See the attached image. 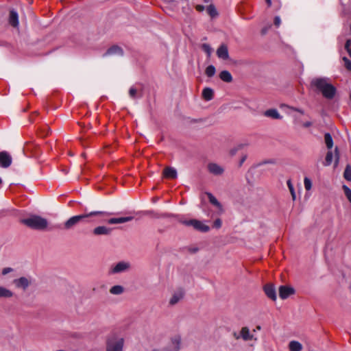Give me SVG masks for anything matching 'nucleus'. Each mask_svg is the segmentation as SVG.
<instances>
[{
	"label": "nucleus",
	"mask_w": 351,
	"mask_h": 351,
	"mask_svg": "<svg viewBox=\"0 0 351 351\" xmlns=\"http://www.w3.org/2000/svg\"><path fill=\"white\" fill-rule=\"evenodd\" d=\"M328 80L326 77L315 78L312 80L311 85L315 90L320 92L325 98L331 99L335 95L336 88Z\"/></svg>",
	"instance_id": "nucleus-1"
},
{
	"label": "nucleus",
	"mask_w": 351,
	"mask_h": 351,
	"mask_svg": "<svg viewBox=\"0 0 351 351\" xmlns=\"http://www.w3.org/2000/svg\"><path fill=\"white\" fill-rule=\"evenodd\" d=\"M21 222L26 226L37 230H44L48 226V221L46 219L36 215L21 219Z\"/></svg>",
	"instance_id": "nucleus-2"
},
{
	"label": "nucleus",
	"mask_w": 351,
	"mask_h": 351,
	"mask_svg": "<svg viewBox=\"0 0 351 351\" xmlns=\"http://www.w3.org/2000/svg\"><path fill=\"white\" fill-rule=\"evenodd\" d=\"M110 213L104 211H93L89 213L75 215L70 217L67 221H65L64 224V228L66 230H70L73 228L75 225H77L82 220L92 216L95 215H109Z\"/></svg>",
	"instance_id": "nucleus-3"
},
{
	"label": "nucleus",
	"mask_w": 351,
	"mask_h": 351,
	"mask_svg": "<svg viewBox=\"0 0 351 351\" xmlns=\"http://www.w3.org/2000/svg\"><path fill=\"white\" fill-rule=\"evenodd\" d=\"M125 340L122 337L112 335L106 342V351H123Z\"/></svg>",
	"instance_id": "nucleus-4"
},
{
	"label": "nucleus",
	"mask_w": 351,
	"mask_h": 351,
	"mask_svg": "<svg viewBox=\"0 0 351 351\" xmlns=\"http://www.w3.org/2000/svg\"><path fill=\"white\" fill-rule=\"evenodd\" d=\"M180 222L186 226H192L195 230L202 232H207L210 230L208 226L197 219L180 220Z\"/></svg>",
	"instance_id": "nucleus-5"
},
{
	"label": "nucleus",
	"mask_w": 351,
	"mask_h": 351,
	"mask_svg": "<svg viewBox=\"0 0 351 351\" xmlns=\"http://www.w3.org/2000/svg\"><path fill=\"white\" fill-rule=\"evenodd\" d=\"M33 280L32 277L22 276L13 280L16 288L25 291L32 284Z\"/></svg>",
	"instance_id": "nucleus-6"
},
{
	"label": "nucleus",
	"mask_w": 351,
	"mask_h": 351,
	"mask_svg": "<svg viewBox=\"0 0 351 351\" xmlns=\"http://www.w3.org/2000/svg\"><path fill=\"white\" fill-rule=\"evenodd\" d=\"M131 265L129 262L120 261L116 265L111 267L109 273L110 274H116L125 272L130 269Z\"/></svg>",
	"instance_id": "nucleus-7"
},
{
	"label": "nucleus",
	"mask_w": 351,
	"mask_h": 351,
	"mask_svg": "<svg viewBox=\"0 0 351 351\" xmlns=\"http://www.w3.org/2000/svg\"><path fill=\"white\" fill-rule=\"evenodd\" d=\"M12 157L7 152H0V167L2 168H8L12 164Z\"/></svg>",
	"instance_id": "nucleus-8"
},
{
	"label": "nucleus",
	"mask_w": 351,
	"mask_h": 351,
	"mask_svg": "<svg viewBox=\"0 0 351 351\" xmlns=\"http://www.w3.org/2000/svg\"><path fill=\"white\" fill-rule=\"evenodd\" d=\"M239 337H241V339H242L244 341H248L251 340L256 341L257 338L254 337L253 334L251 333L250 329L247 326L242 327L240 332H239Z\"/></svg>",
	"instance_id": "nucleus-9"
},
{
	"label": "nucleus",
	"mask_w": 351,
	"mask_h": 351,
	"mask_svg": "<svg viewBox=\"0 0 351 351\" xmlns=\"http://www.w3.org/2000/svg\"><path fill=\"white\" fill-rule=\"evenodd\" d=\"M184 295V291L182 289L175 291L169 300V304L171 306H174L178 304Z\"/></svg>",
	"instance_id": "nucleus-10"
},
{
	"label": "nucleus",
	"mask_w": 351,
	"mask_h": 351,
	"mask_svg": "<svg viewBox=\"0 0 351 351\" xmlns=\"http://www.w3.org/2000/svg\"><path fill=\"white\" fill-rule=\"evenodd\" d=\"M181 346V337L176 335L171 339L169 345L167 347L169 351H179Z\"/></svg>",
	"instance_id": "nucleus-11"
},
{
	"label": "nucleus",
	"mask_w": 351,
	"mask_h": 351,
	"mask_svg": "<svg viewBox=\"0 0 351 351\" xmlns=\"http://www.w3.org/2000/svg\"><path fill=\"white\" fill-rule=\"evenodd\" d=\"M295 293L293 287L282 285L279 287V296L281 299L285 300Z\"/></svg>",
	"instance_id": "nucleus-12"
},
{
	"label": "nucleus",
	"mask_w": 351,
	"mask_h": 351,
	"mask_svg": "<svg viewBox=\"0 0 351 351\" xmlns=\"http://www.w3.org/2000/svg\"><path fill=\"white\" fill-rule=\"evenodd\" d=\"M208 171L215 175L220 176L224 172V169L217 163L211 162L208 165Z\"/></svg>",
	"instance_id": "nucleus-13"
},
{
	"label": "nucleus",
	"mask_w": 351,
	"mask_h": 351,
	"mask_svg": "<svg viewBox=\"0 0 351 351\" xmlns=\"http://www.w3.org/2000/svg\"><path fill=\"white\" fill-rule=\"evenodd\" d=\"M264 291L266 295L272 300L273 301H276L277 296L275 287L271 284H267L264 287Z\"/></svg>",
	"instance_id": "nucleus-14"
},
{
	"label": "nucleus",
	"mask_w": 351,
	"mask_h": 351,
	"mask_svg": "<svg viewBox=\"0 0 351 351\" xmlns=\"http://www.w3.org/2000/svg\"><path fill=\"white\" fill-rule=\"evenodd\" d=\"M217 56L219 58L226 60L229 59L228 49L226 45H221L217 50Z\"/></svg>",
	"instance_id": "nucleus-15"
},
{
	"label": "nucleus",
	"mask_w": 351,
	"mask_h": 351,
	"mask_svg": "<svg viewBox=\"0 0 351 351\" xmlns=\"http://www.w3.org/2000/svg\"><path fill=\"white\" fill-rule=\"evenodd\" d=\"M112 55H117L122 56L123 55V49L119 47V46L114 45L111 47H110L106 52L104 53V56H112Z\"/></svg>",
	"instance_id": "nucleus-16"
},
{
	"label": "nucleus",
	"mask_w": 351,
	"mask_h": 351,
	"mask_svg": "<svg viewBox=\"0 0 351 351\" xmlns=\"http://www.w3.org/2000/svg\"><path fill=\"white\" fill-rule=\"evenodd\" d=\"M206 194L209 199V202L218 208V213L221 214L223 212V208L221 203L212 193H207Z\"/></svg>",
	"instance_id": "nucleus-17"
},
{
	"label": "nucleus",
	"mask_w": 351,
	"mask_h": 351,
	"mask_svg": "<svg viewBox=\"0 0 351 351\" xmlns=\"http://www.w3.org/2000/svg\"><path fill=\"white\" fill-rule=\"evenodd\" d=\"M9 23L14 27L19 26V14L14 10H11L10 12Z\"/></svg>",
	"instance_id": "nucleus-18"
},
{
	"label": "nucleus",
	"mask_w": 351,
	"mask_h": 351,
	"mask_svg": "<svg viewBox=\"0 0 351 351\" xmlns=\"http://www.w3.org/2000/svg\"><path fill=\"white\" fill-rule=\"evenodd\" d=\"M111 231L112 228L101 226L94 228L93 232L95 235H109Z\"/></svg>",
	"instance_id": "nucleus-19"
},
{
	"label": "nucleus",
	"mask_w": 351,
	"mask_h": 351,
	"mask_svg": "<svg viewBox=\"0 0 351 351\" xmlns=\"http://www.w3.org/2000/svg\"><path fill=\"white\" fill-rule=\"evenodd\" d=\"M14 292L8 288L0 285V298L9 299L14 296Z\"/></svg>",
	"instance_id": "nucleus-20"
},
{
	"label": "nucleus",
	"mask_w": 351,
	"mask_h": 351,
	"mask_svg": "<svg viewBox=\"0 0 351 351\" xmlns=\"http://www.w3.org/2000/svg\"><path fill=\"white\" fill-rule=\"evenodd\" d=\"M133 219H134V217H131V216L118 217V218H111L108 221V222L110 224L123 223L130 221Z\"/></svg>",
	"instance_id": "nucleus-21"
},
{
	"label": "nucleus",
	"mask_w": 351,
	"mask_h": 351,
	"mask_svg": "<svg viewBox=\"0 0 351 351\" xmlns=\"http://www.w3.org/2000/svg\"><path fill=\"white\" fill-rule=\"evenodd\" d=\"M163 175L165 177L171 179H175L177 178V171L173 167H167L163 171Z\"/></svg>",
	"instance_id": "nucleus-22"
},
{
	"label": "nucleus",
	"mask_w": 351,
	"mask_h": 351,
	"mask_svg": "<svg viewBox=\"0 0 351 351\" xmlns=\"http://www.w3.org/2000/svg\"><path fill=\"white\" fill-rule=\"evenodd\" d=\"M264 114L267 117H271L275 119H281L282 118V116H281L278 111L275 108L266 110L264 112Z\"/></svg>",
	"instance_id": "nucleus-23"
},
{
	"label": "nucleus",
	"mask_w": 351,
	"mask_h": 351,
	"mask_svg": "<svg viewBox=\"0 0 351 351\" xmlns=\"http://www.w3.org/2000/svg\"><path fill=\"white\" fill-rule=\"evenodd\" d=\"M288 348L290 351H302L303 349L302 343L295 340L289 342Z\"/></svg>",
	"instance_id": "nucleus-24"
},
{
	"label": "nucleus",
	"mask_w": 351,
	"mask_h": 351,
	"mask_svg": "<svg viewBox=\"0 0 351 351\" xmlns=\"http://www.w3.org/2000/svg\"><path fill=\"white\" fill-rule=\"evenodd\" d=\"M214 92L210 88H205L202 91V97L206 101H210L213 98Z\"/></svg>",
	"instance_id": "nucleus-25"
},
{
	"label": "nucleus",
	"mask_w": 351,
	"mask_h": 351,
	"mask_svg": "<svg viewBox=\"0 0 351 351\" xmlns=\"http://www.w3.org/2000/svg\"><path fill=\"white\" fill-rule=\"evenodd\" d=\"M220 79L226 82H231L232 81V77L231 73L228 71H223L219 74Z\"/></svg>",
	"instance_id": "nucleus-26"
},
{
	"label": "nucleus",
	"mask_w": 351,
	"mask_h": 351,
	"mask_svg": "<svg viewBox=\"0 0 351 351\" xmlns=\"http://www.w3.org/2000/svg\"><path fill=\"white\" fill-rule=\"evenodd\" d=\"M123 291L124 288L121 285H114L110 289V293L112 295H121Z\"/></svg>",
	"instance_id": "nucleus-27"
},
{
	"label": "nucleus",
	"mask_w": 351,
	"mask_h": 351,
	"mask_svg": "<svg viewBox=\"0 0 351 351\" xmlns=\"http://www.w3.org/2000/svg\"><path fill=\"white\" fill-rule=\"evenodd\" d=\"M324 141L328 149H330L333 147V140L330 133H326L324 134Z\"/></svg>",
	"instance_id": "nucleus-28"
},
{
	"label": "nucleus",
	"mask_w": 351,
	"mask_h": 351,
	"mask_svg": "<svg viewBox=\"0 0 351 351\" xmlns=\"http://www.w3.org/2000/svg\"><path fill=\"white\" fill-rule=\"evenodd\" d=\"M333 159V153L332 151H328L326 154L325 160L323 165L326 167L330 166L332 164Z\"/></svg>",
	"instance_id": "nucleus-29"
},
{
	"label": "nucleus",
	"mask_w": 351,
	"mask_h": 351,
	"mask_svg": "<svg viewBox=\"0 0 351 351\" xmlns=\"http://www.w3.org/2000/svg\"><path fill=\"white\" fill-rule=\"evenodd\" d=\"M287 186L289 189V191L291 193V197H292V199L293 200H295L296 199V194H295V189H294V187H293V185L291 182V180H288L287 182Z\"/></svg>",
	"instance_id": "nucleus-30"
},
{
	"label": "nucleus",
	"mask_w": 351,
	"mask_h": 351,
	"mask_svg": "<svg viewBox=\"0 0 351 351\" xmlns=\"http://www.w3.org/2000/svg\"><path fill=\"white\" fill-rule=\"evenodd\" d=\"M215 72H216V69L213 65H209L208 66H207V68L206 69V71H205L206 75L209 77L214 76L215 74Z\"/></svg>",
	"instance_id": "nucleus-31"
},
{
	"label": "nucleus",
	"mask_w": 351,
	"mask_h": 351,
	"mask_svg": "<svg viewBox=\"0 0 351 351\" xmlns=\"http://www.w3.org/2000/svg\"><path fill=\"white\" fill-rule=\"evenodd\" d=\"M344 178L348 181H351V166L347 165L343 173Z\"/></svg>",
	"instance_id": "nucleus-32"
},
{
	"label": "nucleus",
	"mask_w": 351,
	"mask_h": 351,
	"mask_svg": "<svg viewBox=\"0 0 351 351\" xmlns=\"http://www.w3.org/2000/svg\"><path fill=\"white\" fill-rule=\"evenodd\" d=\"M207 12L212 17L216 16L218 14L215 7L213 5H210L208 6Z\"/></svg>",
	"instance_id": "nucleus-33"
},
{
	"label": "nucleus",
	"mask_w": 351,
	"mask_h": 351,
	"mask_svg": "<svg viewBox=\"0 0 351 351\" xmlns=\"http://www.w3.org/2000/svg\"><path fill=\"white\" fill-rule=\"evenodd\" d=\"M243 144H239L230 150V154L234 156L239 151L241 150L244 147Z\"/></svg>",
	"instance_id": "nucleus-34"
},
{
	"label": "nucleus",
	"mask_w": 351,
	"mask_h": 351,
	"mask_svg": "<svg viewBox=\"0 0 351 351\" xmlns=\"http://www.w3.org/2000/svg\"><path fill=\"white\" fill-rule=\"evenodd\" d=\"M345 195L351 204V189L346 185L342 186Z\"/></svg>",
	"instance_id": "nucleus-35"
},
{
	"label": "nucleus",
	"mask_w": 351,
	"mask_h": 351,
	"mask_svg": "<svg viewBox=\"0 0 351 351\" xmlns=\"http://www.w3.org/2000/svg\"><path fill=\"white\" fill-rule=\"evenodd\" d=\"M304 188L306 191H310L312 188L311 180L308 178L305 177L304 179Z\"/></svg>",
	"instance_id": "nucleus-36"
},
{
	"label": "nucleus",
	"mask_w": 351,
	"mask_h": 351,
	"mask_svg": "<svg viewBox=\"0 0 351 351\" xmlns=\"http://www.w3.org/2000/svg\"><path fill=\"white\" fill-rule=\"evenodd\" d=\"M202 49L204 50V51H205L207 53L208 56H210L211 52H212V49L208 44H206V43L202 44Z\"/></svg>",
	"instance_id": "nucleus-37"
},
{
	"label": "nucleus",
	"mask_w": 351,
	"mask_h": 351,
	"mask_svg": "<svg viewBox=\"0 0 351 351\" xmlns=\"http://www.w3.org/2000/svg\"><path fill=\"white\" fill-rule=\"evenodd\" d=\"M345 67L351 71V61L347 57H343L342 58Z\"/></svg>",
	"instance_id": "nucleus-38"
},
{
	"label": "nucleus",
	"mask_w": 351,
	"mask_h": 351,
	"mask_svg": "<svg viewBox=\"0 0 351 351\" xmlns=\"http://www.w3.org/2000/svg\"><path fill=\"white\" fill-rule=\"evenodd\" d=\"M335 166H337V165L339 164V149L337 147H335Z\"/></svg>",
	"instance_id": "nucleus-39"
},
{
	"label": "nucleus",
	"mask_w": 351,
	"mask_h": 351,
	"mask_svg": "<svg viewBox=\"0 0 351 351\" xmlns=\"http://www.w3.org/2000/svg\"><path fill=\"white\" fill-rule=\"evenodd\" d=\"M351 40L348 39L346 40L345 44V49L348 51L350 57L351 58Z\"/></svg>",
	"instance_id": "nucleus-40"
},
{
	"label": "nucleus",
	"mask_w": 351,
	"mask_h": 351,
	"mask_svg": "<svg viewBox=\"0 0 351 351\" xmlns=\"http://www.w3.org/2000/svg\"><path fill=\"white\" fill-rule=\"evenodd\" d=\"M222 222L219 218L216 219L213 222V228L219 229L221 227Z\"/></svg>",
	"instance_id": "nucleus-41"
},
{
	"label": "nucleus",
	"mask_w": 351,
	"mask_h": 351,
	"mask_svg": "<svg viewBox=\"0 0 351 351\" xmlns=\"http://www.w3.org/2000/svg\"><path fill=\"white\" fill-rule=\"evenodd\" d=\"M137 90L135 88L131 87L129 90L130 97L132 99H135L136 96Z\"/></svg>",
	"instance_id": "nucleus-42"
},
{
	"label": "nucleus",
	"mask_w": 351,
	"mask_h": 351,
	"mask_svg": "<svg viewBox=\"0 0 351 351\" xmlns=\"http://www.w3.org/2000/svg\"><path fill=\"white\" fill-rule=\"evenodd\" d=\"M13 271V269L11 267H5L2 269L1 274L3 276H5L8 274L12 272Z\"/></svg>",
	"instance_id": "nucleus-43"
},
{
	"label": "nucleus",
	"mask_w": 351,
	"mask_h": 351,
	"mask_svg": "<svg viewBox=\"0 0 351 351\" xmlns=\"http://www.w3.org/2000/svg\"><path fill=\"white\" fill-rule=\"evenodd\" d=\"M281 23V19L280 18V16H276L275 18H274V25L276 26V27H279Z\"/></svg>",
	"instance_id": "nucleus-44"
},
{
	"label": "nucleus",
	"mask_w": 351,
	"mask_h": 351,
	"mask_svg": "<svg viewBox=\"0 0 351 351\" xmlns=\"http://www.w3.org/2000/svg\"><path fill=\"white\" fill-rule=\"evenodd\" d=\"M247 155L246 154H243L239 162V166L241 167L242 166V165L243 164V162L245 161V160L247 159Z\"/></svg>",
	"instance_id": "nucleus-45"
},
{
	"label": "nucleus",
	"mask_w": 351,
	"mask_h": 351,
	"mask_svg": "<svg viewBox=\"0 0 351 351\" xmlns=\"http://www.w3.org/2000/svg\"><path fill=\"white\" fill-rule=\"evenodd\" d=\"M312 125V122L311 121H306V122H304L302 123V126L304 128H308L310 126Z\"/></svg>",
	"instance_id": "nucleus-46"
},
{
	"label": "nucleus",
	"mask_w": 351,
	"mask_h": 351,
	"mask_svg": "<svg viewBox=\"0 0 351 351\" xmlns=\"http://www.w3.org/2000/svg\"><path fill=\"white\" fill-rule=\"evenodd\" d=\"M152 351H169L168 348L167 347H164L162 348H156L154 349Z\"/></svg>",
	"instance_id": "nucleus-47"
},
{
	"label": "nucleus",
	"mask_w": 351,
	"mask_h": 351,
	"mask_svg": "<svg viewBox=\"0 0 351 351\" xmlns=\"http://www.w3.org/2000/svg\"><path fill=\"white\" fill-rule=\"evenodd\" d=\"M293 110L300 112L303 114L304 113V110L300 108H293Z\"/></svg>",
	"instance_id": "nucleus-48"
},
{
	"label": "nucleus",
	"mask_w": 351,
	"mask_h": 351,
	"mask_svg": "<svg viewBox=\"0 0 351 351\" xmlns=\"http://www.w3.org/2000/svg\"><path fill=\"white\" fill-rule=\"evenodd\" d=\"M233 337L236 339H239L241 338V337H239V334H237V332L233 333Z\"/></svg>",
	"instance_id": "nucleus-49"
},
{
	"label": "nucleus",
	"mask_w": 351,
	"mask_h": 351,
	"mask_svg": "<svg viewBox=\"0 0 351 351\" xmlns=\"http://www.w3.org/2000/svg\"><path fill=\"white\" fill-rule=\"evenodd\" d=\"M268 163H274V161H272V160H267V161L263 162L261 164H268Z\"/></svg>",
	"instance_id": "nucleus-50"
},
{
	"label": "nucleus",
	"mask_w": 351,
	"mask_h": 351,
	"mask_svg": "<svg viewBox=\"0 0 351 351\" xmlns=\"http://www.w3.org/2000/svg\"><path fill=\"white\" fill-rule=\"evenodd\" d=\"M261 329V326H257L256 329L253 330V332H256V330H260Z\"/></svg>",
	"instance_id": "nucleus-51"
},
{
	"label": "nucleus",
	"mask_w": 351,
	"mask_h": 351,
	"mask_svg": "<svg viewBox=\"0 0 351 351\" xmlns=\"http://www.w3.org/2000/svg\"><path fill=\"white\" fill-rule=\"evenodd\" d=\"M266 2H267V3L268 4V6H271V0H266Z\"/></svg>",
	"instance_id": "nucleus-52"
},
{
	"label": "nucleus",
	"mask_w": 351,
	"mask_h": 351,
	"mask_svg": "<svg viewBox=\"0 0 351 351\" xmlns=\"http://www.w3.org/2000/svg\"><path fill=\"white\" fill-rule=\"evenodd\" d=\"M266 32H267V29H263V30H262V33H263V34H265Z\"/></svg>",
	"instance_id": "nucleus-53"
},
{
	"label": "nucleus",
	"mask_w": 351,
	"mask_h": 351,
	"mask_svg": "<svg viewBox=\"0 0 351 351\" xmlns=\"http://www.w3.org/2000/svg\"><path fill=\"white\" fill-rule=\"evenodd\" d=\"M2 183V180L1 178H0V184Z\"/></svg>",
	"instance_id": "nucleus-54"
},
{
	"label": "nucleus",
	"mask_w": 351,
	"mask_h": 351,
	"mask_svg": "<svg viewBox=\"0 0 351 351\" xmlns=\"http://www.w3.org/2000/svg\"><path fill=\"white\" fill-rule=\"evenodd\" d=\"M198 8H199V10H202V7H200V5H198Z\"/></svg>",
	"instance_id": "nucleus-55"
},
{
	"label": "nucleus",
	"mask_w": 351,
	"mask_h": 351,
	"mask_svg": "<svg viewBox=\"0 0 351 351\" xmlns=\"http://www.w3.org/2000/svg\"><path fill=\"white\" fill-rule=\"evenodd\" d=\"M198 8H199V10H202V7H200V5H198Z\"/></svg>",
	"instance_id": "nucleus-56"
},
{
	"label": "nucleus",
	"mask_w": 351,
	"mask_h": 351,
	"mask_svg": "<svg viewBox=\"0 0 351 351\" xmlns=\"http://www.w3.org/2000/svg\"><path fill=\"white\" fill-rule=\"evenodd\" d=\"M205 1L208 2V0H205Z\"/></svg>",
	"instance_id": "nucleus-57"
}]
</instances>
